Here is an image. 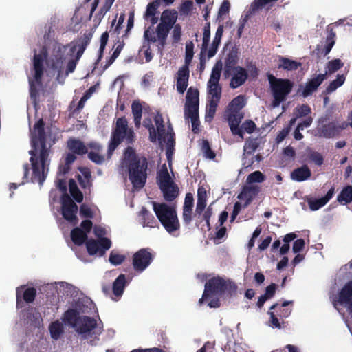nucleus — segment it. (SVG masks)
I'll return each mask as SVG.
<instances>
[{
	"label": "nucleus",
	"mask_w": 352,
	"mask_h": 352,
	"mask_svg": "<svg viewBox=\"0 0 352 352\" xmlns=\"http://www.w3.org/2000/svg\"><path fill=\"white\" fill-rule=\"evenodd\" d=\"M45 122L41 118L30 131L32 148L29 151L32 169L31 179L32 182H38L40 185H43L46 179L49 170L50 148L55 143L54 140L49 147L47 146V135L45 130Z\"/></svg>",
	"instance_id": "1"
},
{
	"label": "nucleus",
	"mask_w": 352,
	"mask_h": 352,
	"mask_svg": "<svg viewBox=\"0 0 352 352\" xmlns=\"http://www.w3.org/2000/svg\"><path fill=\"white\" fill-rule=\"evenodd\" d=\"M89 42L90 38L85 35L73 45L54 44L47 63L52 70L57 72L58 80L74 72Z\"/></svg>",
	"instance_id": "2"
},
{
	"label": "nucleus",
	"mask_w": 352,
	"mask_h": 352,
	"mask_svg": "<svg viewBox=\"0 0 352 352\" xmlns=\"http://www.w3.org/2000/svg\"><path fill=\"white\" fill-rule=\"evenodd\" d=\"M123 166L128 170L129 179L135 189L142 188L148 177L147 158L140 154H137L135 150L128 146L124 151Z\"/></svg>",
	"instance_id": "3"
},
{
	"label": "nucleus",
	"mask_w": 352,
	"mask_h": 352,
	"mask_svg": "<svg viewBox=\"0 0 352 352\" xmlns=\"http://www.w3.org/2000/svg\"><path fill=\"white\" fill-rule=\"evenodd\" d=\"M63 321L85 338L91 334L100 335L102 333V327H98L96 319L87 316H80V312L76 309L69 308L65 311Z\"/></svg>",
	"instance_id": "4"
},
{
	"label": "nucleus",
	"mask_w": 352,
	"mask_h": 352,
	"mask_svg": "<svg viewBox=\"0 0 352 352\" xmlns=\"http://www.w3.org/2000/svg\"><path fill=\"white\" fill-rule=\"evenodd\" d=\"M124 140L127 144L131 146L135 141V135L133 129L129 127L126 118L121 117L117 119L116 126L111 132L107 149V157L109 158L111 157L117 147Z\"/></svg>",
	"instance_id": "5"
},
{
	"label": "nucleus",
	"mask_w": 352,
	"mask_h": 352,
	"mask_svg": "<svg viewBox=\"0 0 352 352\" xmlns=\"http://www.w3.org/2000/svg\"><path fill=\"white\" fill-rule=\"evenodd\" d=\"M236 289V285L230 279H225L219 276L212 277L206 283L202 297L199 299V302L202 304L210 294L232 296Z\"/></svg>",
	"instance_id": "6"
},
{
	"label": "nucleus",
	"mask_w": 352,
	"mask_h": 352,
	"mask_svg": "<svg viewBox=\"0 0 352 352\" xmlns=\"http://www.w3.org/2000/svg\"><path fill=\"white\" fill-rule=\"evenodd\" d=\"M153 210L165 230L170 234L178 230L180 228L177 212L174 207L165 203H153Z\"/></svg>",
	"instance_id": "7"
},
{
	"label": "nucleus",
	"mask_w": 352,
	"mask_h": 352,
	"mask_svg": "<svg viewBox=\"0 0 352 352\" xmlns=\"http://www.w3.org/2000/svg\"><path fill=\"white\" fill-rule=\"evenodd\" d=\"M175 0H153L147 5L143 18L146 21L150 23V25L144 30V39L149 42H156L157 39L154 36V25L157 23L160 19L158 9L160 3L163 2L166 6H169Z\"/></svg>",
	"instance_id": "8"
},
{
	"label": "nucleus",
	"mask_w": 352,
	"mask_h": 352,
	"mask_svg": "<svg viewBox=\"0 0 352 352\" xmlns=\"http://www.w3.org/2000/svg\"><path fill=\"white\" fill-rule=\"evenodd\" d=\"M178 16L175 10L166 9L161 14L160 22L154 30V36L159 44L164 47L166 44L170 30L173 28Z\"/></svg>",
	"instance_id": "9"
},
{
	"label": "nucleus",
	"mask_w": 352,
	"mask_h": 352,
	"mask_svg": "<svg viewBox=\"0 0 352 352\" xmlns=\"http://www.w3.org/2000/svg\"><path fill=\"white\" fill-rule=\"evenodd\" d=\"M268 80L274 98L273 105L278 107L286 100L292 90L294 83L289 79L277 78L272 74L268 76Z\"/></svg>",
	"instance_id": "10"
},
{
	"label": "nucleus",
	"mask_w": 352,
	"mask_h": 352,
	"mask_svg": "<svg viewBox=\"0 0 352 352\" xmlns=\"http://www.w3.org/2000/svg\"><path fill=\"white\" fill-rule=\"evenodd\" d=\"M157 183L166 201L171 202L179 196V187L172 179L165 164L157 173Z\"/></svg>",
	"instance_id": "11"
},
{
	"label": "nucleus",
	"mask_w": 352,
	"mask_h": 352,
	"mask_svg": "<svg viewBox=\"0 0 352 352\" xmlns=\"http://www.w3.org/2000/svg\"><path fill=\"white\" fill-rule=\"evenodd\" d=\"M155 253L149 248L140 249L133 255L132 265L135 272H142L152 263Z\"/></svg>",
	"instance_id": "12"
},
{
	"label": "nucleus",
	"mask_w": 352,
	"mask_h": 352,
	"mask_svg": "<svg viewBox=\"0 0 352 352\" xmlns=\"http://www.w3.org/2000/svg\"><path fill=\"white\" fill-rule=\"evenodd\" d=\"M61 204V214L63 217L68 222L76 224L78 221L76 216L78 206L67 194H65L62 196Z\"/></svg>",
	"instance_id": "13"
},
{
	"label": "nucleus",
	"mask_w": 352,
	"mask_h": 352,
	"mask_svg": "<svg viewBox=\"0 0 352 352\" xmlns=\"http://www.w3.org/2000/svg\"><path fill=\"white\" fill-rule=\"evenodd\" d=\"M86 248L89 255L98 254L99 256H103L106 251L110 249L111 241L107 237L100 238L98 240L89 239L86 242Z\"/></svg>",
	"instance_id": "14"
},
{
	"label": "nucleus",
	"mask_w": 352,
	"mask_h": 352,
	"mask_svg": "<svg viewBox=\"0 0 352 352\" xmlns=\"http://www.w3.org/2000/svg\"><path fill=\"white\" fill-rule=\"evenodd\" d=\"M349 126L348 122H342L338 124L336 122H330L327 124H323L322 126L317 129L318 135L324 138H333L338 136L340 132L346 129Z\"/></svg>",
	"instance_id": "15"
},
{
	"label": "nucleus",
	"mask_w": 352,
	"mask_h": 352,
	"mask_svg": "<svg viewBox=\"0 0 352 352\" xmlns=\"http://www.w3.org/2000/svg\"><path fill=\"white\" fill-rule=\"evenodd\" d=\"M43 56L41 54H37L36 50H34V55L33 57V70L34 72V81L38 85L42 84V77L44 72L43 61L44 58L47 56L46 50L43 49Z\"/></svg>",
	"instance_id": "16"
},
{
	"label": "nucleus",
	"mask_w": 352,
	"mask_h": 352,
	"mask_svg": "<svg viewBox=\"0 0 352 352\" xmlns=\"http://www.w3.org/2000/svg\"><path fill=\"white\" fill-rule=\"evenodd\" d=\"M184 112L199 111V91L197 88L189 87L186 93Z\"/></svg>",
	"instance_id": "17"
},
{
	"label": "nucleus",
	"mask_w": 352,
	"mask_h": 352,
	"mask_svg": "<svg viewBox=\"0 0 352 352\" xmlns=\"http://www.w3.org/2000/svg\"><path fill=\"white\" fill-rule=\"evenodd\" d=\"M230 76H232V78L230 87L232 89H236L245 82L248 78V72L245 68L238 66L233 69Z\"/></svg>",
	"instance_id": "18"
},
{
	"label": "nucleus",
	"mask_w": 352,
	"mask_h": 352,
	"mask_svg": "<svg viewBox=\"0 0 352 352\" xmlns=\"http://www.w3.org/2000/svg\"><path fill=\"white\" fill-rule=\"evenodd\" d=\"M243 118V115L240 112L229 111L228 114V122L232 134L237 135L241 138H243V132L239 124Z\"/></svg>",
	"instance_id": "19"
},
{
	"label": "nucleus",
	"mask_w": 352,
	"mask_h": 352,
	"mask_svg": "<svg viewBox=\"0 0 352 352\" xmlns=\"http://www.w3.org/2000/svg\"><path fill=\"white\" fill-rule=\"evenodd\" d=\"M261 188L256 185L244 186L241 192L238 195V199L245 201L244 206L246 207L251 204L254 198L258 195Z\"/></svg>",
	"instance_id": "20"
},
{
	"label": "nucleus",
	"mask_w": 352,
	"mask_h": 352,
	"mask_svg": "<svg viewBox=\"0 0 352 352\" xmlns=\"http://www.w3.org/2000/svg\"><path fill=\"white\" fill-rule=\"evenodd\" d=\"M239 60L238 51L236 50L232 49L229 53L226 55L225 59V65L223 69V74L225 78H228L232 74V72L233 69L236 68L238 66L236 65Z\"/></svg>",
	"instance_id": "21"
},
{
	"label": "nucleus",
	"mask_w": 352,
	"mask_h": 352,
	"mask_svg": "<svg viewBox=\"0 0 352 352\" xmlns=\"http://www.w3.org/2000/svg\"><path fill=\"white\" fill-rule=\"evenodd\" d=\"M177 90L180 94H184L188 85L190 70L186 66L181 67L177 71Z\"/></svg>",
	"instance_id": "22"
},
{
	"label": "nucleus",
	"mask_w": 352,
	"mask_h": 352,
	"mask_svg": "<svg viewBox=\"0 0 352 352\" xmlns=\"http://www.w3.org/2000/svg\"><path fill=\"white\" fill-rule=\"evenodd\" d=\"M326 78V74H320L316 77L311 78L306 83V85L302 90V95L304 98H307L311 95L318 87L322 83Z\"/></svg>",
	"instance_id": "23"
},
{
	"label": "nucleus",
	"mask_w": 352,
	"mask_h": 352,
	"mask_svg": "<svg viewBox=\"0 0 352 352\" xmlns=\"http://www.w3.org/2000/svg\"><path fill=\"white\" fill-rule=\"evenodd\" d=\"M335 38L336 33L333 32V29H331L326 38L324 49L322 50V47L318 45L316 49L313 51V54H315L317 57H320L322 54L324 56L327 55L331 52L335 44Z\"/></svg>",
	"instance_id": "24"
},
{
	"label": "nucleus",
	"mask_w": 352,
	"mask_h": 352,
	"mask_svg": "<svg viewBox=\"0 0 352 352\" xmlns=\"http://www.w3.org/2000/svg\"><path fill=\"white\" fill-rule=\"evenodd\" d=\"M338 301L348 309L352 307V281L347 282L338 294Z\"/></svg>",
	"instance_id": "25"
},
{
	"label": "nucleus",
	"mask_w": 352,
	"mask_h": 352,
	"mask_svg": "<svg viewBox=\"0 0 352 352\" xmlns=\"http://www.w3.org/2000/svg\"><path fill=\"white\" fill-rule=\"evenodd\" d=\"M24 286H21V287H18L16 289V306L22 307L21 305V303L22 302V298L23 300L27 302V303H31L34 302L35 300L36 296V289L34 287H28L25 289V290L23 292V296L21 298V296L20 294V289L21 288H23Z\"/></svg>",
	"instance_id": "26"
},
{
	"label": "nucleus",
	"mask_w": 352,
	"mask_h": 352,
	"mask_svg": "<svg viewBox=\"0 0 352 352\" xmlns=\"http://www.w3.org/2000/svg\"><path fill=\"white\" fill-rule=\"evenodd\" d=\"M68 149L75 155H83L87 153V148L80 140L69 138L67 142Z\"/></svg>",
	"instance_id": "27"
},
{
	"label": "nucleus",
	"mask_w": 352,
	"mask_h": 352,
	"mask_svg": "<svg viewBox=\"0 0 352 352\" xmlns=\"http://www.w3.org/2000/svg\"><path fill=\"white\" fill-rule=\"evenodd\" d=\"M126 285V276L124 274H121L113 283L112 292L116 296V298H113V300H118L117 298H120L122 296Z\"/></svg>",
	"instance_id": "28"
},
{
	"label": "nucleus",
	"mask_w": 352,
	"mask_h": 352,
	"mask_svg": "<svg viewBox=\"0 0 352 352\" xmlns=\"http://www.w3.org/2000/svg\"><path fill=\"white\" fill-rule=\"evenodd\" d=\"M311 176V171L307 165L294 169L290 175L293 181L298 182H304L309 179Z\"/></svg>",
	"instance_id": "29"
},
{
	"label": "nucleus",
	"mask_w": 352,
	"mask_h": 352,
	"mask_svg": "<svg viewBox=\"0 0 352 352\" xmlns=\"http://www.w3.org/2000/svg\"><path fill=\"white\" fill-rule=\"evenodd\" d=\"M278 61L279 64L278 68L287 71H296L302 65L300 62H298L283 56H279Z\"/></svg>",
	"instance_id": "30"
},
{
	"label": "nucleus",
	"mask_w": 352,
	"mask_h": 352,
	"mask_svg": "<svg viewBox=\"0 0 352 352\" xmlns=\"http://www.w3.org/2000/svg\"><path fill=\"white\" fill-rule=\"evenodd\" d=\"M71 239L75 245H82L86 243L87 234L81 228L76 227L71 232Z\"/></svg>",
	"instance_id": "31"
},
{
	"label": "nucleus",
	"mask_w": 352,
	"mask_h": 352,
	"mask_svg": "<svg viewBox=\"0 0 352 352\" xmlns=\"http://www.w3.org/2000/svg\"><path fill=\"white\" fill-rule=\"evenodd\" d=\"M290 302L285 301L281 305L278 303L270 307V310H275L280 318H287L292 313V309L287 307Z\"/></svg>",
	"instance_id": "32"
},
{
	"label": "nucleus",
	"mask_w": 352,
	"mask_h": 352,
	"mask_svg": "<svg viewBox=\"0 0 352 352\" xmlns=\"http://www.w3.org/2000/svg\"><path fill=\"white\" fill-rule=\"evenodd\" d=\"M260 142L258 138H250L244 144V156H252L259 147Z\"/></svg>",
	"instance_id": "33"
},
{
	"label": "nucleus",
	"mask_w": 352,
	"mask_h": 352,
	"mask_svg": "<svg viewBox=\"0 0 352 352\" xmlns=\"http://www.w3.org/2000/svg\"><path fill=\"white\" fill-rule=\"evenodd\" d=\"M115 0H105L104 4L95 15L94 19V26L97 27L100 23L105 14L110 10Z\"/></svg>",
	"instance_id": "34"
},
{
	"label": "nucleus",
	"mask_w": 352,
	"mask_h": 352,
	"mask_svg": "<svg viewBox=\"0 0 352 352\" xmlns=\"http://www.w3.org/2000/svg\"><path fill=\"white\" fill-rule=\"evenodd\" d=\"M154 121L157 126V135L158 137V140L161 142L162 140L165 141V126L164 124V119L160 113H157L155 118Z\"/></svg>",
	"instance_id": "35"
},
{
	"label": "nucleus",
	"mask_w": 352,
	"mask_h": 352,
	"mask_svg": "<svg viewBox=\"0 0 352 352\" xmlns=\"http://www.w3.org/2000/svg\"><path fill=\"white\" fill-rule=\"evenodd\" d=\"M337 201L342 204H349L352 201V186H346L338 195Z\"/></svg>",
	"instance_id": "36"
},
{
	"label": "nucleus",
	"mask_w": 352,
	"mask_h": 352,
	"mask_svg": "<svg viewBox=\"0 0 352 352\" xmlns=\"http://www.w3.org/2000/svg\"><path fill=\"white\" fill-rule=\"evenodd\" d=\"M245 97L243 95H239L235 97L228 104V111L240 112L245 106Z\"/></svg>",
	"instance_id": "37"
},
{
	"label": "nucleus",
	"mask_w": 352,
	"mask_h": 352,
	"mask_svg": "<svg viewBox=\"0 0 352 352\" xmlns=\"http://www.w3.org/2000/svg\"><path fill=\"white\" fill-rule=\"evenodd\" d=\"M69 192L74 200L78 203H81L83 200V195L79 190L74 179H71L69 181Z\"/></svg>",
	"instance_id": "38"
},
{
	"label": "nucleus",
	"mask_w": 352,
	"mask_h": 352,
	"mask_svg": "<svg viewBox=\"0 0 352 352\" xmlns=\"http://www.w3.org/2000/svg\"><path fill=\"white\" fill-rule=\"evenodd\" d=\"M184 116L186 119H190L192 132L194 133H198L199 132V111L184 112Z\"/></svg>",
	"instance_id": "39"
},
{
	"label": "nucleus",
	"mask_w": 352,
	"mask_h": 352,
	"mask_svg": "<svg viewBox=\"0 0 352 352\" xmlns=\"http://www.w3.org/2000/svg\"><path fill=\"white\" fill-rule=\"evenodd\" d=\"M132 113L133 115L134 123L136 127H139L141 124L142 115V106L137 101H134L131 105Z\"/></svg>",
	"instance_id": "40"
},
{
	"label": "nucleus",
	"mask_w": 352,
	"mask_h": 352,
	"mask_svg": "<svg viewBox=\"0 0 352 352\" xmlns=\"http://www.w3.org/2000/svg\"><path fill=\"white\" fill-rule=\"evenodd\" d=\"M167 135L168 139L166 141V156L168 160H170L175 146V133L170 125L168 126Z\"/></svg>",
	"instance_id": "41"
},
{
	"label": "nucleus",
	"mask_w": 352,
	"mask_h": 352,
	"mask_svg": "<svg viewBox=\"0 0 352 352\" xmlns=\"http://www.w3.org/2000/svg\"><path fill=\"white\" fill-rule=\"evenodd\" d=\"M49 330L51 337L54 340H57L63 333V326L58 320H56L50 324Z\"/></svg>",
	"instance_id": "42"
},
{
	"label": "nucleus",
	"mask_w": 352,
	"mask_h": 352,
	"mask_svg": "<svg viewBox=\"0 0 352 352\" xmlns=\"http://www.w3.org/2000/svg\"><path fill=\"white\" fill-rule=\"evenodd\" d=\"M221 70H222V63L221 60H219L214 65L208 82H209V83H219Z\"/></svg>",
	"instance_id": "43"
},
{
	"label": "nucleus",
	"mask_w": 352,
	"mask_h": 352,
	"mask_svg": "<svg viewBox=\"0 0 352 352\" xmlns=\"http://www.w3.org/2000/svg\"><path fill=\"white\" fill-rule=\"evenodd\" d=\"M141 214L144 221V227L148 226L150 228H154L156 224V221L154 216L146 210L145 208H142L141 210Z\"/></svg>",
	"instance_id": "44"
},
{
	"label": "nucleus",
	"mask_w": 352,
	"mask_h": 352,
	"mask_svg": "<svg viewBox=\"0 0 352 352\" xmlns=\"http://www.w3.org/2000/svg\"><path fill=\"white\" fill-rule=\"evenodd\" d=\"M207 86L210 98L221 99L222 89L219 83L208 82Z\"/></svg>",
	"instance_id": "45"
},
{
	"label": "nucleus",
	"mask_w": 352,
	"mask_h": 352,
	"mask_svg": "<svg viewBox=\"0 0 352 352\" xmlns=\"http://www.w3.org/2000/svg\"><path fill=\"white\" fill-rule=\"evenodd\" d=\"M345 81V76L344 74H338L337 76L336 79L333 80L332 82H330V84L328 85V87L326 88V92L327 94H330L333 91H334L336 89H338L339 87L342 86Z\"/></svg>",
	"instance_id": "46"
},
{
	"label": "nucleus",
	"mask_w": 352,
	"mask_h": 352,
	"mask_svg": "<svg viewBox=\"0 0 352 352\" xmlns=\"http://www.w3.org/2000/svg\"><path fill=\"white\" fill-rule=\"evenodd\" d=\"M343 65L344 63L339 58L330 60L327 64V71L325 74H333L342 68Z\"/></svg>",
	"instance_id": "47"
},
{
	"label": "nucleus",
	"mask_w": 352,
	"mask_h": 352,
	"mask_svg": "<svg viewBox=\"0 0 352 352\" xmlns=\"http://www.w3.org/2000/svg\"><path fill=\"white\" fill-rule=\"evenodd\" d=\"M210 38V22L206 23L204 27L203 33V42L201 47V54L204 51H206L208 47Z\"/></svg>",
	"instance_id": "48"
},
{
	"label": "nucleus",
	"mask_w": 352,
	"mask_h": 352,
	"mask_svg": "<svg viewBox=\"0 0 352 352\" xmlns=\"http://www.w3.org/2000/svg\"><path fill=\"white\" fill-rule=\"evenodd\" d=\"M194 44L192 41H190L186 45V52H185V62L183 66H186L189 68V65L192 62L194 55Z\"/></svg>",
	"instance_id": "49"
},
{
	"label": "nucleus",
	"mask_w": 352,
	"mask_h": 352,
	"mask_svg": "<svg viewBox=\"0 0 352 352\" xmlns=\"http://www.w3.org/2000/svg\"><path fill=\"white\" fill-rule=\"evenodd\" d=\"M263 160L261 154H257L254 156H244L243 155L242 165L244 168H247L251 167L255 162H260Z\"/></svg>",
	"instance_id": "50"
},
{
	"label": "nucleus",
	"mask_w": 352,
	"mask_h": 352,
	"mask_svg": "<svg viewBox=\"0 0 352 352\" xmlns=\"http://www.w3.org/2000/svg\"><path fill=\"white\" fill-rule=\"evenodd\" d=\"M265 180V176L261 171L256 170L250 173L247 177L248 184L261 183Z\"/></svg>",
	"instance_id": "51"
},
{
	"label": "nucleus",
	"mask_w": 352,
	"mask_h": 352,
	"mask_svg": "<svg viewBox=\"0 0 352 352\" xmlns=\"http://www.w3.org/2000/svg\"><path fill=\"white\" fill-rule=\"evenodd\" d=\"M109 40V32L107 31L103 32L100 36V45L98 52V58L96 60V64L98 63L103 56V52Z\"/></svg>",
	"instance_id": "52"
},
{
	"label": "nucleus",
	"mask_w": 352,
	"mask_h": 352,
	"mask_svg": "<svg viewBox=\"0 0 352 352\" xmlns=\"http://www.w3.org/2000/svg\"><path fill=\"white\" fill-rule=\"evenodd\" d=\"M96 91V87L95 86H91L83 94L82 98H80V101L78 103L76 110L80 111L83 109L85 106V102L91 96L93 93Z\"/></svg>",
	"instance_id": "53"
},
{
	"label": "nucleus",
	"mask_w": 352,
	"mask_h": 352,
	"mask_svg": "<svg viewBox=\"0 0 352 352\" xmlns=\"http://www.w3.org/2000/svg\"><path fill=\"white\" fill-rule=\"evenodd\" d=\"M201 151L206 158L213 160L216 157L215 153L211 149L210 143L207 140H202Z\"/></svg>",
	"instance_id": "54"
},
{
	"label": "nucleus",
	"mask_w": 352,
	"mask_h": 352,
	"mask_svg": "<svg viewBox=\"0 0 352 352\" xmlns=\"http://www.w3.org/2000/svg\"><path fill=\"white\" fill-rule=\"evenodd\" d=\"M125 258L126 256L124 255L111 251L109 254V261L113 265H119L124 261Z\"/></svg>",
	"instance_id": "55"
},
{
	"label": "nucleus",
	"mask_w": 352,
	"mask_h": 352,
	"mask_svg": "<svg viewBox=\"0 0 352 352\" xmlns=\"http://www.w3.org/2000/svg\"><path fill=\"white\" fill-rule=\"evenodd\" d=\"M307 203L309 204V208L312 211H316L323 207L326 205L325 201L323 200L322 198H320L318 199H308Z\"/></svg>",
	"instance_id": "56"
},
{
	"label": "nucleus",
	"mask_w": 352,
	"mask_h": 352,
	"mask_svg": "<svg viewBox=\"0 0 352 352\" xmlns=\"http://www.w3.org/2000/svg\"><path fill=\"white\" fill-rule=\"evenodd\" d=\"M143 125L148 130L150 141L151 142H155L157 140V132L154 126L152 124L151 120H148V122L144 120Z\"/></svg>",
	"instance_id": "57"
},
{
	"label": "nucleus",
	"mask_w": 352,
	"mask_h": 352,
	"mask_svg": "<svg viewBox=\"0 0 352 352\" xmlns=\"http://www.w3.org/2000/svg\"><path fill=\"white\" fill-rule=\"evenodd\" d=\"M193 8V2L191 0L184 1L180 6L179 12L182 14L188 15Z\"/></svg>",
	"instance_id": "58"
},
{
	"label": "nucleus",
	"mask_w": 352,
	"mask_h": 352,
	"mask_svg": "<svg viewBox=\"0 0 352 352\" xmlns=\"http://www.w3.org/2000/svg\"><path fill=\"white\" fill-rule=\"evenodd\" d=\"M256 128L255 123L251 120H245L240 127L242 129L243 134L244 132L248 133H253Z\"/></svg>",
	"instance_id": "59"
},
{
	"label": "nucleus",
	"mask_w": 352,
	"mask_h": 352,
	"mask_svg": "<svg viewBox=\"0 0 352 352\" xmlns=\"http://www.w3.org/2000/svg\"><path fill=\"white\" fill-rule=\"evenodd\" d=\"M192 208L183 207L182 219L185 225L188 226L192 221Z\"/></svg>",
	"instance_id": "60"
},
{
	"label": "nucleus",
	"mask_w": 352,
	"mask_h": 352,
	"mask_svg": "<svg viewBox=\"0 0 352 352\" xmlns=\"http://www.w3.org/2000/svg\"><path fill=\"white\" fill-rule=\"evenodd\" d=\"M309 160L314 162L318 166H320L324 162L323 156L318 152L313 151L309 155Z\"/></svg>",
	"instance_id": "61"
},
{
	"label": "nucleus",
	"mask_w": 352,
	"mask_h": 352,
	"mask_svg": "<svg viewBox=\"0 0 352 352\" xmlns=\"http://www.w3.org/2000/svg\"><path fill=\"white\" fill-rule=\"evenodd\" d=\"M80 215L84 218L91 219L94 217V212L89 206L83 204L80 207Z\"/></svg>",
	"instance_id": "62"
},
{
	"label": "nucleus",
	"mask_w": 352,
	"mask_h": 352,
	"mask_svg": "<svg viewBox=\"0 0 352 352\" xmlns=\"http://www.w3.org/2000/svg\"><path fill=\"white\" fill-rule=\"evenodd\" d=\"M295 111L297 113L298 117L307 116L311 112V108L309 107V106L308 104H302V105L298 106L295 109Z\"/></svg>",
	"instance_id": "63"
},
{
	"label": "nucleus",
	"mask_w": 352,
	"mask_h": 352,
	"mask_svg": "<svg viewBox=\"0 0 352 352\" xmlns=\"http://www.w3.org/2000/svg\"><path fill=\"white\" fill-rule=\"evenodd\" d=\"M88 158L96 164H102L104 162V157L103 155L94 151L88 153Z\"/></svg>",
	"instance_id": "64"
}]
</instances>
